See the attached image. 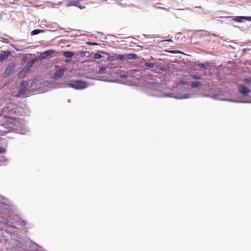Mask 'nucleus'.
Returning a JSON list of instances; mask_svg holds the SVG:
<instances>
[{
  "mask_svg": "<svg viewBox=\"0 0 251 251\" xmlns=\"http://www.w3.org/2000/svg\"><path fill=\"white\" fill-rule=\"evenodd\" d=\"M141 72L135 69L129 70L127 71L126 75H121L122 78H126V80L131 83L132 85L137 84L140 80Z\"/></svg>",
  "mask_w": 251,
  "mask_h": 251,
  "instance_id": "nucleus-1",
  "label": "nucleus"
},
{
  "mask_svg": "<svg viewBox=\"0 0 251 251\" xmlns=\"http://www.w3.org/2000/svg\"><path fill=\"white\" fill-rule=\"evenodd\" d=\"M116 64H107L105 66L99 67L97 73L100 74L117 73V67L115 66Z\"/></svg>",
  "mask_w": 251,
  "mask_h": 251,
  "instance_id": "nucleus-2",
  "label": "nucleus"
},
{
  "mask_svg": "<svg viewBox=\"0 0 251 251\" xmlns=\"http://www.w3.org/2000/svg\"><path fill=\"white\" fill-rule=\"evenodd\" d=\"M70 87L75 89L82 90L88 87L87 82L82 80H73L69 84Z\"/></svg>",
  "mask_w": 251,
  "mask_h": 251,
  "instance_id": "nucleus-3",
  "label": "nucleus"
},
{
  "mask_svg": "<svg viewBox=\"0 0 251 251\" xmlns=\"http://www.w3.org/2000/svg\"><path fill=\"white\" fill-rule=\"evenodd\" d=\"M136 55L135 54L131 53L129 54H123V55H115L112 56L110 59L108 58V60L115 61L116 60H123L126 59H133L136 58Z\"/></svg>",
  "mask_w": 251,
  "mask_h": 251,
  "instance_id": "nucleus-4",
  "label": "nucleus"
},
{
  "mask_svg": "<svg viewBox=\"0 0 251 251\" xmlns=\"http://www.w3.org/2000/svg\"><path fill=\"white\" fill-rule=\"evenodd\" d=\"M28 86V83L25 81H22L21 83L19 91L17 93L18 97H21L25 94Z\"/></svg>",
  "mask_w": 251,
  "mask_h": 251,
  "instance_id": "nucleus-5",
  "label": "nucleus"
},
{
  "mask_svg": "<svg viewBox=\"0 0 251 251\" xmlns=\"http://www.w3.org/2000/svg\"><path fill=\"white\" fill-rule=\"evenodd\" d=\"M237 88L239 92L244 96L247 95L251 92V91L248 88L242 84H238Z\"/></svg>",
  "mask_w": 251,
  "mask_h": 251,
  "instance_id": "nucleus-6",
  "label": "nucleus"
},
{
  "mask_svg": "<svg viewBox=\"0 0 251 251\" xmlns=\"http://www.w3.org/2000/svg\"><path fill=\"white\" fill-rule=\"evenodd\" d=\"M66 70H67V68H66V67L59 68L56 71L53 77L54 79H57V78L62 77L64 75V73L66 71Z\"/></svg>",
  "mask_w": 251,
  "mask_h": 251,
  "instance_id": "nucleus-7",
  "label": "nucleus"
},
{
  "mask_svg": "<svg viewBox=\"0 0 251 251\" xmlns=\"http://www.w3.org/2000/svg\"><path fill=\"white\" fill-rule=\"evenodd\" d=\"M32 64H29L24 67L18 75L19 78L25 77L28 73L29 69L31 67Z\"/></svg>",
  "mask_w": 251,
  "mask_h": 251,
  "instance_id": "nucleus-8",
  "label": "nucleus"
},
{
  "mask_svg": "<svg viewBox=\"0 0 251 251\" xmlns=\"http://www.w3.org/2000/svg\"><path fill=\"white\" fill-rule=\"evenodd\" d=\"M12 56V52L9 50L2 51L0 53V62H3L7 60Z\"/></svg>",
  "mask_w": 251,
  "mask_h": 251,
  "instance_id": "nucleus-9",
  "label": "nucleus"
},
{
  "mask_svg": "<svg viewBox=\"0 0 251 251\" xmlns=\"http://www.w3.org/2000/svg\"><path fill=\"white\" fill-rule=\"evenodd\" d=\"M104 55H106V54L104 52H102L101 54L100 53H97L95 54L94 57L96 59H99L101 58L102 61H109L108 60V58L110 59L112 57V56L105 57V56Z\"/></svg>",
  "mask_w": 251,
  "mask_h": 251,
  "instance_id": "nucleus-10",
  "label": "nucleus"
},
{
  "mask_svg": "<svg viewBox=\"0 0 251 251\" xmlns=\"http://www.w3.org/2000/svg\"><path fill=\"white\" fill-rule=\"evenodd\" d=\"M55 52V51L54 50H48L41 53L39 57L42 59H45L47 57L54 54Z\"/></svg>",
  "mask_w": 251,
  "mask_h": 251,
  "instance_id": "nucleus-11",
  "label": "nucleus"
},
{
  "mask_svg": "<svg viewBox=\"0 0 251 251\" xmlns=\"http://www.w3.org/2000/svg\"><path fill=\"white\" fill-rule=\"evenodd\" d=\"M15 69V66L14 64L9 65L7 68L6 69L4 74V77H7L9 75H10L13 72V70Z\"/></svg>",
  "mask_w": 251,
  "mask_h": 251,
  "instance_id": "nucleus-12",
  "label": "nucleus"
},
{
  "mask_svg": "<svg viewBox=\"0 0 251 251\" xmlns=\"http://www.w3.org/2000/svg\"><path fill=\"white\" fill-rule=\"evenodd\" d=\"M242 20H246L251 21V16H236L233 18V21L238 23L242 22Z\"/></svg>",
  "mask_w": 251,
  "mask_h": 251,
  "instance_id": "nucleus-13",
  "label": "nucleus"
},
{
  "mask_svg": "<svg viewBox=\"0 0 251 251\" xmlns=\"http://www.w3.org/2000/svg\"><path fill=\"white\" fill-rule=\"evenodd\" d=\"M75 54V52H72L71 51H64L63 52V55L66 58H71Z\"/></svg>",
  "mask_w": 251,
  "mask_h": 251,
  "instance_id": "nucleus-14",
  "label": "nucleus"
},
{
  "mask_svg": "<svg viewBox=\"0 0 251 251\" xmlns=\"http://www.w3.org/2000/svg\"><path fill=\"white\" fill-rule=\"evenodd\" d=\"M86 54H89V52L85 51H75L76 56H78L79 57H83L86 56Z\"/></svg>",
  "mask_w": 251,
  "mask_h": 251,
  "instance_id": "nucleus-15",
  "label": "nucleus"
},
{
  "mask_svg": "<svg viewBox=\"0 0 251 251\" xmlns=\"http://www.w3.org/2000/svg\"><path fill=\"white\" fill-rule=\"evenodd\" d=\"M202 85V83L198 81H193L191 83V87L193 88H196L200 86H201Z\"/></svg>",
  "mask_w": 251,
  "mask_h": 251,
  "instance_id": "nucleus-16",
  "label": "nucleus"
},
{
  "mask_svg": "<svg viewBox=\"0 0 251 251\" xmlns=\"http://www.w3.org/2000/svg\"><path fill=\"white\" fill-rule=\"evenodd\" d=\"M77 2V0H70L68 1V6H76V5Z\"/></svg>",
  "mask_w": 251,
  "mask_h": 251,
  "instance_id": "nucleus-17",
  "label": "nucleus"
},
{
  "mask_svg": "<svg viewBox=\"0 0 251 251\" xmlns=\"http://www.w3.org/2000/svg\"><path fill=\"white\" fill-rule=\"evenodd\" d=\"M42 32H43V30H41V29H34L31 31V35H37V34H38L40 33H41Z\"/></svg>",
  "mask_w": 251,
  "mask_h": 251,
  "instance_id": "nucleus-18",
  "label": "nucleus"
},
{
  "mask_svg": "<svg viewBox=\"0 0 251 251\" xmlns=\"http://www.w3.org/2000/svg\"><path fill=\"white\" fill-rule=\"evenodd\" d=\"M76 7H79L81 9H84L85 8V6L82 5L79 0H77V2L76 5Z\"/></svg>",
  "mask_w": 251,
  "mask_h": 251,
  "instance_id": "nucleus-19",
  "label": "nucleus"
},
{
  "mask_svg": "<svg viewBox=\"0 0 251 251\" xmlns=\"http://www.w3.org/2000/svg\"><path fill=\"white\" fill-rule=\"evenodd\" d=\"M190 76L192 78L194 79H201L202 78V76L201 75H190Z\"/></svg>",
  "mask_w": 251,
  "mask_h": 251,
  "instance_id": "nucleus-20",
  "label": "nucleus"
},
{
  "mask_svg": "<svg viewBox=\"0 0 251 251\" xmlns=\"http://www.w3.org/2000/svg\"><path fill=\"white\" fill-rule=\"evenodd\" d=\"M86 44L87 45H93V46H95V45H98V44L95 43V42H87L86 43Z\"/></svg>",
  "mask_w": 251,
  "mask_h": 251,
  "instance_id": "nucleus-21",
  "label": "nucleus"
},
{
  "mask_svg": "<svg viewBox=\"0 0 251 251\" xmlns=\"http://www.w3.org/2000/svg\"><path fill=\"white\" fill-rule=\"evenodd\" d=\"M6 150L2 147H0V153H5Z\"/></svg>",
  "mask_w": 251,
  "mask_h": 251,
  "instance_id": "nucleus-22",
  "label": "nucleus"
},
{
  "mask_svg": "<svg viewBox=\"0 0 251 251\" xmlns=\"http://www.w3.org/2000/svg\"><path fill=\"white\" fill-rule=\"evenodd\" d=\"M244 82H246L247 83H251V79L250 78H245L243 80Z\"/></svg>",
  "mask_w": 251,
  "mask_h": 251,
  "instance_id": "nucleus-23",
  "label": "nucleus"
},
{
  "mask_svg": "<svg viewBox=\"0 0 251 251\" xmlns=\"http://www.w3.org/2000/svg\"><path fill=\"white\" fill-rule=\"evenodd\" d=\"M179 84L182 85H185L187 84V82L184 80H181L179 82Z\"/></svg>",
  "mask_w": 251,
  "mask_h": 251,
  "instance_id": "nucleus-24",
  "label": "nucleus"
},
{
  "mask_svg": "<svg viewBox=\"0 0 251 251\" xmlns=\"http://www.w3.org/2000/svg\"><path fill=\"white\" fill-rule=\"evenodd\" d=\"M199 66L201 68H206V66L205 64H199Z\"/></svg>",
  "mask_w": 251,
  "mask_h": 251,
  "instance_id": "nucleus-25",
  "label": "nucleus"
},
{
  "mask_svg": "<svg viewBox=\"0 0 251 251\" xmlns=\"http://www.w3.org/2000/svg\"><path fill=\"white\" fill-rule=\"evenodd\" d=\"M146 64L147 66L151 67V68H152V67H153V64H154L150 63V64Z\"/></svg>",
  "mask_w": 251,
  "mask_h": 251,
  "instance_id": "nucleus-26",
  "label": "nucleus"
},
{
  "mask_svg": "<svg viewBox=\"0 0 251 251\" xmlns=\"http://www.w3.org/2000/svg\"><path fill=\"white\" fill-rule=\"evenodd\" d=\"M34 61L32 60L30 61L29 63H34Z\"/></svg>",
  "mask_w": 251,
  "mask_h": 251,
  "instance_id": "nucleus-27",
  "label": "nucleus"
},
{
  "mask_svg": "<svg viewBox=\"0 0 251 251\" xmlns=\"http://www.w3.org/2000/svg\"><path fill=\"white\" fill-rule=\"evenodd\" d=\"M159 70H164V69H163L162 68H159Z\"/></svg>",
  "mask_w": 251,
  "mask_h": 251,
  "instance_id": "nucleus-28",
  "label": "nucleus"
},
{
  "mask_svg": "<svg viewBox=\"0 0 251 251\" xmlns=\"http://www.w3.org/2000/svg\"><path fill=\"white\" fill-rule=\"evenodd\" d=\"M69 62V60H66V62L67 63V62Z\"/></svg>",
  "mask_w": 251,
  "mask_h": 251,
  "instance_id": "nucleus-29",
  "label": "nucleus"
},
{
  "mask_svg": "<svg viewBox=\"0 0 251 251\" xmlns=\"http://www.w3.org/2000/svg\"><path fill=\"white\" fill-rule=\"evenodd\" d=\"M58 67V66H55V68H57Z\"/></svg>",
  "mask_w": 251,
  "mask_h": 251,
  "instance_id": "nucleus-30",
  "label": "nucleus"
}]
</instances>
